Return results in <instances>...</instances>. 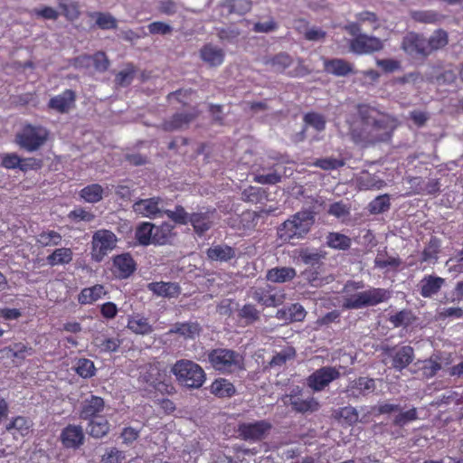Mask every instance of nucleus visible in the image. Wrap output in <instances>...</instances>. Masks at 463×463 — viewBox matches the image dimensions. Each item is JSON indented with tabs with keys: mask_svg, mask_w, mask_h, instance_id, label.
<instances>
[{
	"mask_svg": "<svg viewBox=\"0 0 463 463\" xmlns=\"http://www.w3.org/2000/svg\"><path fill=\"white\" fill-rule=\"evenodd\" d=\"M352 139L361 145L386 141L397 126V120L376 109L359 105L346 119Z\"/></svg>",
	"mask_w": 463,
	"mask_h": 463,
	"instance_id": "1",
	"label": "nucleus"
},
{
	"mask_svg": "<svg viewBox=\"0 0 463 463\" xmlns=\"http://www.w3.org/2000/svg\"><path fill=\"white\" fill-rule=\"evenodd\" d=\"M315 216L311 211H301L285 221L278 229V236L284 242L304 238L314 224Z\"/></svg>",
	"mask_w": 463,
	"mask_h": 463,
	"instance_id": "2",
	"label": "nucleus"
},
{
	"mask_svg": "<svg viewBox=\"0 0 463 463\" xmlns=\"http://www.w3.org/2000/svg\"><path fill=\"white\" fill-rule=\"evenodd\" d=\"M345 32L353 37L349 42L350 52L358 54H370L380 52L384 47V43L380 38L361 33V28L356 24H346Z\"/></svg>",
	"mask_w": 463,
	"mask_h": 463,
	"instance_id": "3",
	"label": "nucleus"
},
{
	"mask_svg": "<svg viewBox=\"0 0 463 463\" xmlns=\"http://www.w3.org/2000/svg\"><path fill=\"white\" fill-rule=\"evenodd\" d=\"M208 360L214 370L222 373H234L244 370L243 355L232 349H213L208 354Z\"/></svg>",
	"mask_w": 463,
	"mask_h": 463,
	"instance_id": "4",
	"label": "nucleus"
},
{
	"mask_svg": "<svg viewBox=\"0 0 463 463\" xmlns=\"http://www.w3.org/2000/svg\"><path fill=\"white\" fill-rule=\"evenodd\" d=\"M171 372L182 385L188 388L198 389L205 382L203 369L191 360H178L173 365Z\"/></svg>",
	"mask_w": 463,
	"mask_h": 463,
	"instance_id": "5",
	"label": "nucleus"
},
{
	"mask_svg": "<svg viewBox=\"0 0 463 463\" xmlns=\"http://www.w3.org/2000/svg\"><path fill=\"white\" fill-rule=\"evenodd\" d=\"M391 296L392 292L388 289L371 288L368 290L345 297L343 307L346 309H360L365 307L376 306L387 301Z\"/></svg>",
	"mask_w": 463,
	"mask_h": 463,
	"instance_id": "6",
	"label": "nucleus"
},
{
	"mask_svg": "<svg viewBox=\"0 0 463 463\" xmlns=\"http://www.w3.org/2000/svg\"><path fill=\"white\" fill-rule=\"evenodd\" d=\"M49 136L41 126L25 125L15 136L16 144L28 152H34L44 145Z\"/></svg>",
	"mask_w": 463,
	"mask_h": 463,
	"instance_id": "7",
	"label": "nucleus"
},
{
	"mask_svg": "<svg viewBox=\"0 0 463 463\" xmlns=\"http://www.w3.org/2000/svg\"><path fill=\"white\" fill-rule=\"evenodd\" d=\"M117 242L118 238L111 231L101 229L95 232L91 239V259L100 262L116 248Z\"/></svg>",
	"mask_w": 463,
	"mask_h": 463,
	"instance_id": "8",
	"label": "nucleus"
},
{
	"mask_svg": "<svg viewBox=\"0 0 463 463\" xmlns=\"http://www.w3.org/2000/svg\"><path fill=\"white\" fill-rule=\"evenodd\" d=\"M253 300L264 307H278L284 302V293L270 286L267 285L263 288H252L248 293Z\"/></svg>",
	"mask_w": 463,
	"mask_h": 463,
	"instance_id": "9",
	"label": "nucleus"
},
{
	"mask_svg": "<svg viewBox=\"0 0 463 463\" xmlns=\"http://www.w3.org/2000/svg\"><path fill=\"white\" fill-rule=\"evenodd\" d=\"M284 404L292 406L298 412H313L318 410V402L311 396L304 398L302 390L299 387L293 388L289 394L282 398Z\"/></svg>",
	"mask_w": 463,
	"mask_h": 463,
	"instance_id": "10",
	"label": "nucleus"
},
{
	"mask_svg": "<svg viewBox=\"0 0 463 463\" xmlns=\"http://www.w3.org/2000/svg\"><path fill=\"white\" fill-rule=\"evenodd\" d=\"M332 366H324L316 370L307 378V385L316 392L325 389L330 383L338 379L341 375L340 369Z\"/></svg>",
	"mask_w": 463,
	"mask_h": 463,
	"instance_id": "11",
	"label": "nucleus"
},
{
	"mask_svg": "<svg viewBox=\"0 0 463 463\" xmlns=\"http://www.w3.org/2000/svg\"><path fill=\"white\" fill-rule=\"evenodd\" d=\"M165 202L160 197L141 199L133 204V211L143 217L156 219L163 217Z\"/></svg>",
	"mask_w": 463,
	"mask_h": 463,
	"instance_id": "12",
	"label": "nucleus"
},
{
	"mask_svg": "<svg viewBox=\"0 0 463 463\" xmlns=\"http://www.w3.org/2000/svg\"><path fill=\"white\" fill-rule=\"evenodd\" d=\"M271 425L266 420L241 423L238 427L239 436L245 440L257 441L262 439L270 430Z\"/></svg>",
	"mask_w": 463,
	"mask_h": 463,
	"instance_id": "13",
	"label": "nucleus"
},
{
	"mask_svg": "<svg viewBox=\"0 0 463 463\" xmlns=\"http://www.w3.org/2000/svg\"><path fill=\"white\" fill-rule=\"evenodd\" d=\"M60 439L62 446L66 449H77L83 443L85 434L80 425L69 424L61 432Z\"/></svg>",
	"mask_w": 463,
	"mask_h": 463,
	"instance_id": "14",
	"label": "nucleus"
},
{
	"mask_svg": "<svg viewBox=\"0 0 463 463\" xmlns=\"http://www.w3.org/2000/svg\"><path fill=\"white\" fill-rule=\"evenodd\" d=\"M376 389L375 381L368 377H359L351 381L345 390L346 395L349 398L357 399L361 396H365L373 392Z\"/></svg>",
	"mask_w": 463,
	"mask_h": 463,
	"instance_id": "15",
	"label": "nucleus"
},
{
	"mask_svg": "<svg viewBox=\"0 0 463 463\" xmlns=\"http://www.w3.org/2000/svg\"><path fill=\"white\" fill-rule=\"evenodd\" d=\"M387 354L392 358V367L398 371L406 368L414 359V351L410 345L388 348Z\"/></svg>",
	"mask_w": 463,
	"mask_h": 463,
	"instance_id": "16",
	"label": "nucleus"
},
{
	"mask_svg": "<svg viewBox=\"0 0 463 463\" xmlns=\"http://www.w3.org/2000/svg\"><path fill=\"white\" fill-rule=\"evenodd\" d=\"M402 50L408 54H422L428 55L427 40L422 36L415 33H409L402 40Z\"/></svg>",
	"mask_w": 463,
	"mask_h": 463,
	"instance_id": "17",
	"label": "nucleus"
},
{
	"mask_svg": "<svg viewBox=\"0 0 463 463\" xmlns=\"http://www.w3.org/2000/svg\"><path fill=\"white\" fill-rule=\"evenodd\" d=\"M201 60L210 67H218L222 64L225 52L221 47L207 43L199 51Z\"/></svg>",
	"mask_w": 463,
	"mask_h": 463,
	"instance_id": "18",
	"label": "nucleus"
},
{
	"mask_svg": "<svg viewBox=\"0 0 463 463\" xmlns=\"http://www.w3.org/2000/svg\"><path fill=\"white\" fill-rule=\"evenodd\" d=\"M136 269V263L128 253H124L114 257L113 273L119 279L128 278Z\"/></svg>",
	"mask_w": 463,
	"mask_h": 463,
	"instance_id": "19",
	"label": "nucleus"
},
{
	"mask_svg": "<svg viewBox=\"0 0 463 463\" xmlns=\"http://www.w3.org/2000/svg\"><path fill=\"white\" fill-rule=\"evenodd\" d=\"M324 69L327 73L333 74L337 77H345L350 73H354V66L344 59H325Z\"/></svg>",
	"mask_w": 463,
	"mask_h": 463,
	"instance_id": "20",
	"label": "nucleus"
},
{
	"mask_svg": "<svg viewBox=\"0 0 463 463\" xmlns=\"http://www.w3.org/2000/svg\"><path fill=\"white\" fill-rule=\"evenodd\" d=\"M444 283L445 279L440 277L425 276L419 283L420 293L423 298H431L440 290Z\"/></svg>",
	"mask_w": 463,
	"mask_h": 463,
	"instance_id": "21",
	"label": "nucleus"
},
{
	"mask_svg": "<svg viewBox=\"0 0 463 463\" xmlns=\"http://www.w3.org/2000/svg\"><path fill=\"white\" fill-rule=\"evenodd\" d=\"M74 92L71 90H66L62 93L52 98L49 101V107L60 113H65L74 105Z\"/></svg>",
	"mask_w": 463,
	"mask_h": 463,
	"instance_id": "22",
	"label": "nucleus"
},
{
	"mask_svg": "<svg viewBox=\"0 0 463 463\" xmlns=\"http://www.w3.org/2000/svg\"><path fill=\"white\" fill-rule=\"evenodd\" d=\"M103 409V399L99 396L91 395L82 402L80 417L83 420L90 419L102 411Z\"/></svg>",
	"mask_w": 463,
	"mask_h": 463,
	"instance_id": "23",
	"label": "nucleus"
},
{
	"mask_svg": "<svg viewBox=\"0 0 463 463\" xmlns=\"http://www.w3.org/2000/svg\"><path fill=\"white\" fill-rule=\"evenodd\" d=\"M33 427L32 421L24 417V416H16L11 420V421L6 424L5 430L12 433L14 439H17V434L21 437L27 436L31 429Z\"/></svg>",
	"mask_w": 463,
	"mask_h": 463,
	"instance_id": "24",
	"label": "nucleus"
},
{
	"mask_svg": "<svg viewBox=\"0 0 463 463\" xmlns=\"http://www.w3.org/2000/svg\"><path fill=\"white\" fill-rule=\"evenodd\" d=\"M296 275V269L291 267H277L267 271L266 279L273 283H285L292 280Z\"/></svg>",
	"mask_w": 463,
	"mask_h": 463,
	"instance_id": "25",
	"label": "nucleus"
},
{
	"mask_svg": "<svg viewBox=\"0 0 463 463\" xmlns=\"http://www.w3.org/2000/svg\"><path fill=\"white\" fill-rule=\"evenodd\" d=\"M148 288L155 294L166 298H174L180 293V287L175 282H153L148 284Z\"/></svg>",
	"mask_w": 463,
	"mask_h": 463,
	"instance_id": "26",
	"label": "nucleus"
},
{
	"mask_svg": "<svg viewBox=\"0 0 463 463\" xmlns=\"http://www.w3.org/2000/svg\"><path fill=\"white\" fill-rule=\"evenodd\" d=\"M357 185L361 190H380L385 182L376 175L362 172L357 177Z\"/></svg>",
	"mask_w": 463,
	"mask_h": 463,
	"instance_id": "27",
	"label": "nucleus"
},
{
	"mask_svg": "<svg viewBox=\"0 0 463 463\" xmlns=\"http://www.w3.org/2000/svg\"><path fill=\"white\" fill-rule=\"evenodd\" d=\"M128 328L137 335H149L153 332L154 328L149 324L148 319L140 315H135L128 318Z\"/></svg>",
	"mask_w": 463,
	"mask_h": 463,
	"instance_id": "28",
	"label": "nucleus"
},
{
	"mask_svg": "<svg viewBox=\"0 0 463 463\" xmlns=\"http://www.w3.org/2000/svg\"><path fill=\"white\" fill-rule=\"evenodd\" d=\"M197 116V112L194 111L191 113H177L172 117L171 119L167 120L164 124L165 130L173 131L183 128L194 120Z\"/></svg>",
	"mask_w": 463,
	"mask_h": 463,
	"instance_id": "29",
	"label": "nucleus"
},
{
	"mask_svg": "<svg viewBox=\"0 0 463 463\" xmlns=\"http://www.w3.org/2000/svg\"><path fill=\"white\" fill-rule=\"evenodd\" d=\"M355 22H350L349 24H356L359 28L362 26H367L372 31H376L381 26L378 16L370 11H363L355 14Z\"/></svg>",
	"mask_w": 463,
	"mask_h": 463,
	"instance_id": "30",
	"label": "nucleus"
},
{
	"mask_svg": "<svg viewBox=\"0 0 463 463\" xmlns=\"http://www.w3.org/2000/svg\"><path fill=\"white\" fill-rule=\"evenodd\" d=\"M105 294L106 291L102 285H95L91 288L82 289L79 295L78 300L83 305L92 304L101 298Z\"/></svg>",
	"mask_w": 463,
	"mask_h": 463,
	"instance_id": "31",
	"label": "nucleus"
},
{
	"mask_svg": "<svg viewBox=\"0 0 463 463\" xmlns=\"http://www.w3.org/2000/svg\"><path fill=\"white\" fill-rule=\"evenodd\" d=\"M189 222L193 225L194 232L201 235L210 229L213 221L209 213H195L191 214Z\"/></svg>",
	"mask_w": 463,
	"mask_h": 463,
	"instance_id": "32",
	"label": "nucleus"
},
{
	"mask_svg": "<svg viewBox=\"0 0 463 463\" xmlns=\"http://www.w3.org/2000/svg\"><path fill=\"white\" fill-rule=\"evenodd\" d=\"M210 391L213 394L220 398L232 397L235 393L233 384L223 378L215 380L211 384Z\"/></svg>",
	"mask_w": 463,
	"mask_h": 463,
	"instance_id": "33",
	"label": "nucleus"
},
{
	"mask_svg": "<svg viewBox=\"0 0 463 463\" xmlns=\"http://www.w3.org/2000/svg\"><path fill=\"white\" fill-rule=\"evenodd\" d=\"M207 256L212 260L227 261L235 256V251L230 246L217 245L207 250Z\"/></svg>",
	"mask_w": 463,
	"mask_h": 463,
	"instance_id": "34",
	"label": "nucleus"
},
{
	"mask_svg": "<svg viewBox=\"0 0 463 463\" xmlns=\"http://www.w3.org/2000/svg\"><path fill=\"white\" fill-rule=\"evenodd\" d=\"M72 250L70 248H59L47 257L51 266L69 264L72 260Z\"/></svg>",
	"mask_w": 463,
	"mask_h": 463,
	"instance_id": "35",
	"label": "nucleus"
},
{
	"mask_svg": "<svg viewBox=\"0 0 463 463\" xmlns=\"http://www.w3.org/2000/svg\"><path fill=\"white\" fill-rule=\"evenodd\" d=\"M155 226L150 222H142L136 229V239L141 245L154 244Z\"/></svg>",
	"mask_w": 463,
	"mask_h": 463,
	"instance_id": "36",
	"label": "nucleus"
},
{
	"mask_svg": "<svg viewBox=\"0 0 463 463\" xmlns=\"http://www.w3.org/2000/svg\"><path fill=\"white\" fill-rule=\"evenodd\" d=\"M293 62L292 58L285 52H280L272 58L267 59L265 64L277 72H282Z\"/></svg>",
	"mask_w": 463,
	"mask_h": 463,
	"instance_id": "37",
	"label": "nucleus"
},
{
	"mask_svg": "<svg viewBox=\"0 0 463 463\" xmlns=\"http://www.w3.org/2000/svg\"><path fill=\"white\" fill-rule=\"evenodd\" d=\"M104 189L98 184L85 186L80 192V197L87 203H95L103 198Z\"/></svg>",
	"mask_w": 463,
	"mask_h": 463,
	"instance_id": "38",
	"label": "nucleus"
},
{
	"mask_svg": "<svg viewBox=\"0 0 463 463\" xmlns=\"http://www.w3.org/2000/svg\"><path fill=\"white\" fill-rule=\"evenodd\" d=\"M200 333V326L196 323L175 324L168 334H178L184 338H194Z\"/></svg>",
	"mask_w": 463,
	"mask_h": 463,
	"instance_id": "39",
	"label": "nucleus"
},
{
	"mask_svg": "<svg viewBox=\"0 0 463 463\" xmlns=\"http://www.w3.org/2000/svg\"><path fill=\"white\" fill-rule=\"evenodd\" d=\"M302 277L313 287H321L328 282L327 278L321 276V265L307 269L302 272Z\"/></svg>",
	"mask_w": 463,
	"mask_h": 463,
	"instance_id": "40",
	"label": "nucleus"
},
{
	"mask_svg": "<svg viewBox=\"0 0 463 463\" xmlns=\"http://www.w3.org/2000/svg\"><path fill=\"white\" fill-rule=\"evenodd\" d=\"M327 245L335 250H347L351 246V239L339 232H330L326 236Z\"/></svg>",
	"mask_w": 463,
	"mask_h": 463,
	"instance_id": "41",
	"label": "nucleus"
},
{
	"mask_svg": "<svg viewBox=\"0 0 463 463\" xmlns=\"http://www.w3.org/2000/svg\"><path fill=\"white\" fill-rule=\"evenodd\" d=\"M120 340L117 337L97 336L94 339V345L100 352L110 353L115 352L120 345Z\"/></svg>",
	"mask_w": 463,
	"mask_h": 463,
	"instance_id": "42",
	"label": "nucleus"
},
{
	"mask_svg": "<svg viewBox=\"0 0 463 463\" xmlns=\"http://www.w3.org/2000/svg\"><path fill=\"white\" fill-rule=\"evenodd\" d=\"M36 242L42 247L57 246L61 242V235L55 231H44L37 236Z\"/></svg>",
	"mask_w": 463,
	"mask_h": 463,
	"instance_id": "43",
	"label": "nucleus"
},
{
	"mask_svg": "<svg viewBox=\"0 0 463 463\" xmlns=\"http://www.w3.org/2000/svg\"><path fill=\"white\" fill-rule=\"evenodd\" d=\"M109 424L107 420L99 418L90 420L89 424V433L94 438H101L108 434Z\"/></svg>",
	"mask_w": 463,
	"mask_h": 463,
	"instance_id": "44",
	"label": "nucleus"
},
{
	"mask_svg": "<svg viewBox=\"0 0 463 463\" xmlns=\"http://www.w3.org/2000/svg\"><path fill=\"white\" fill-rule=\"evenodd\" d=\"M448 43V34L443 30L435 31L427 40L428 52L430 53L434 50L444 47Z\"/></svg>",
	"mask_w": 463,
	"mask_h": 463,
	"instance_id": "45",
	"label": "nucleus"
},
{
	"mask_svg": "<svg viewBox=\"0 0 463 463\" xmlns=\"http://www.w3.org/2000/svg\"><path fill=\"white\" fill-rule=\"evenodd\" d=\"M174 226L170 223H163L154 230V244L164 245L165 244L171 235Z\"/></svg>",
	"mask_w": 463,
	"mask_h": 463,
	"instance_id": "46",
	"label": "nucleus"
},
{
	"mask_svg": "<svg viewBox=\"0 0 463 463\" xmlns=\"http://www.w3.org/2000/svg\"><path fill=\"white\" fill-rule=\"evenodd\" d=\"M165 214L169 219L178 224H187L190 216L182 206H176L174 211L166 210L164 206L163 215Z\"/></svg>",
	"mask_w": 463,
	"mask_h": 463,
	"instance_id": "47",
	"label": "nucleus"
},
{
	"mask_svg": "<svg viewBox=\"0 0 463 463\" xmlns=\"http://www.w3.org/2000/svg\"><path fill=\"white\" fill-rule=\"evenodd\" d=\"M76 373L83 378H90L95 373L94 363L86 358H80L75 364Z\"/></svg>",
	"mask_w": 463,
	"mask_h": 463,
	"instance_id": "48",
	"label": "nucleus"
},
{
	"mask_svg": "<svg viewBox=\"0 0 463 463\" xmlns=\"http://www.w3.org/2000/svg\"><path fill=\"white\" fill-rule=\"evenodd\" d=\"M327 213L328 214L344 221L350 215V205L343 201L335 202L330 204Z\"/></svg>",
	"mask_w": 463,
	"mask_h": 463,
	"instance_id": "49",
	"label": "nucleus"
},
{
	"mask_svg": "<svg viewBox=\"0 0 463 463\" xmlns=\"http://www.w3.org/2000/svg\"><path fill=\"white\" fill-rule=\"evenodd\" d=\"M126 453L117 448L107 449L101 456V463H122L126 460Z\"/></svg>",
	"mask_w": 463,
	"mask_h": 463,
	"instance_id": "50",
	"label": "nucleus"
},
{
	"mask_svg": "<svg viewBox=\"0 0 463 463\" xmlns=\"http://www.w3.org/2000/svg\"><path fill=\"white\" fill-rule=\"evenodd\" d=\"M411 15L415 21L424 24H436L441 18L439 14L432 10L413 12Z\"/></svg>",
	"mask_w": 463,
	"mask_h": 463,
	"instance_id": "51",
	"label": "nucleus"
},
{
	"mask_svg": "<svg viewBox=\"0 0 463 463\" xmlns=\"http://www.w3.org/2000/svg\"><path fill=\"white\" fill-rule=\"evenodd\" d=\"M390 208V198L387 194L377 196L369 203V211L372 213H381Z\"/></svg>",
	"mask_w": 463,
	"mask_h": 463,
	"instance_id": "52",
	"label": "nucleus"
},
{
	"mask_svg": "<svg viewBox=\"0 0 463 463\" xmlns=\"http://www.w3.org/2000/svg\"><path fill=\"white\" fill-rule=\"evenodd\" d=\"M295 356V350L292 347H287L277 353L270 361V366H281L289 359Z\"/></svg>",
	"mask_w": 463,
	"mask_h": 463,
	"instance_id": "53",
	"label": "nucleus"
},
{
	"mask_svg": "<svg viewBox=\"0 0 463 463\" xmlns=\"http://www.w3.org/2000/svg\"><path fill=\"white\" fill-rule=\"evenodd\" d=\"M439 251V243L437 239L431 238L422 252L423 261L436 260Z\"/></svg>",
	"mask_w": 463,
	"mask_h": 463,
	"instance_id": "54",
	"label": "nucleus"
},
{
	"mask_svg": "<svg viewBox=\"0 0 463 463\" xmlns=\"http://www.w3.org/2000/svg\"><path fill=\"white\" fill-rule=\"evenodd\" d=\"M304 120L307 125L314 128L317 131H321L326 127L325 118L316 112L307 113L304 117Z\"/></svg>",
	"mask_w": 463,
	"mask_h": 463,
	"instance_id": "55",
	"label": "nucleus"
},
{
	"mask_svg": "<svg viewBox=\"0 0 463 463\" xmlns=\"http://www.w3.org/2000/svg\"><path fill=\"white\" fill-rule=\"evenodd\" d=\"M240 317L248 323H253L260 318V311L251 304L244 305L240 310Z\"/></svg>",
	"mask_w": 463,
	"mask_h": 463,
	"instance_id": "56",
	"label": "nucleus"
},
{
	"mask_svg": "<svg viewBox=\"0 0 463 463\" xmlns=\"http://www.w3.org/2000/svg\"><path fill=\"white\" fill-rule=\"evenodd\" d=\"M418 419L417 410L415 408L410 409L407 411L400 412L394 419L393 423L396 426L402 427L411 421Z\"/></svg>",
	"mask_w": 463,
	"mask_h": 463,
	"instance_id": "57",
	"label": "nucleus"
},
{
	"mask_svg": "<svg viewBox=\"0 0 463 463\" xmlns=\"http://www.w3.org/2000/svg\"><path fill=\"white\" fill-rule=\"evenodd\" d=\"M96 24L101 29H113L117 27V20L109 14L97 13Z\"/></svg>",
	"mask_w": 463,
	"mask_h": 463,
	"instance_id": "58",
	"label": "nucleus"
},
{
	"mask_svg": "<svg viewBox=\"0 0 463 463\" xmlns=\"http://www.w3.org/2000/svg\"><path fill=\"white\" fill-rule=\"evenodd\" d=\"M338 415L344 419L348 424H354L359 421V414L354 407L347 406L340 409Z\"/></svg>",
	"mask_w": 463,
	"mask_h": 463,
	"instance_id": "59",
	"label": "nucleus"
},
{
	"mask_svg": "<svg viewBox=\"0 0 463 463\" xmlns=\"http://www.w3.org/2000/svg\"><path fill=\"white\" fill-rule=\"evenodd\" d=\"M254 181L261 184H276L281 181V175L274 171L267 175H256Z\"/></svg>",
	"mask_w": 463,
	"mask_h": 463,
	"instance_id": "60",
	"label": "nucleus"
},
{
	"mask_svg": "<svg viewBox=\"0 0 463 463\" xmlns=\"http://www.w3.org/2000/svg\"><path fill=\"white\" fill-rule=\"evenodd\" d=\"M251 8V3L249 0H231L230 11L239 14L249 12Z\"/></svg>",
	"mask_w": 463,
	"mask_h": 463,
	"instance_id": "61",
	"label": "nucleus"
},
{
	"mask_svg": "<svg viewBox=\"0 0 463 463\" xmlns=\"http://www.w3.org/2000/svg\"><path fill=\"white\" fill-rule=\"evenodd\" d=\"M91 65L96 71H105L109 67V60L104 52H97L91 56Z\"/></svg>",
	"mask_w": 463,
	"mask_h": 463,
	"instance_id": "62",
	"label": "nucleus"
},
{
	"mask_svg": "<svg viewBox=\"0 0 463 463\" xmlns=\"http://www.w3.org/2000/svg\"><path fill=\"white\" fill-rule=\"evenodd\" d=\"M376 64L385 72H393L401 68V62L393 59H378Z\"/></svg>",
	"mask_w": 463,
	"mask_h": 463,
	"instance_id": "63",
	"label": "nucleus"
},
{
	"mask_svg": "<svg viewBox=\"0 0 463 463\" xmlns=\"http://www.w3.org/2000/svg\"><path fill=\"white\" fill-rule=\"evenodd\" d=\"M21 164V157L15 154H6L2 157V165L7 169L19 168Z\"/></svg>",
	"mask_w": 463,
	"mask_h": 463,
	"instance_id": "64",
	"label": "nucleus"
}]
</instances>
